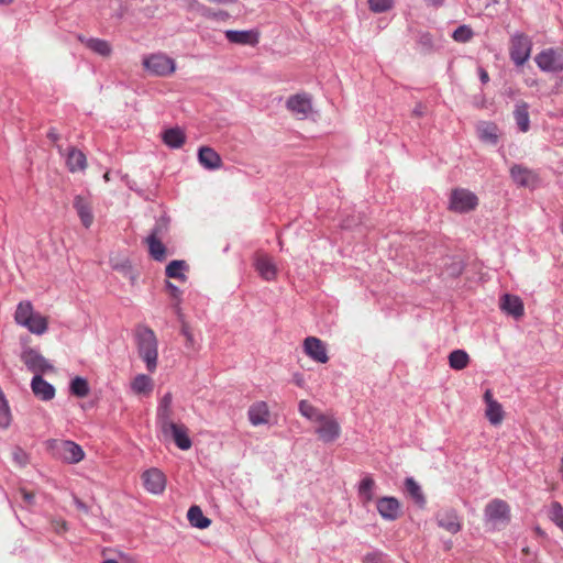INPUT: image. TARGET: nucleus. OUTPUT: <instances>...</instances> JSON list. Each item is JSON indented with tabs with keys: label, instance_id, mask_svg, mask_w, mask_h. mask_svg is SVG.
I'll return each instance as SVG.
<instances>
[{
	"label": "nucleus",
	"instance_id": "obj_16",
	"mask_svg": "<svg viewBox=\"0 0 563 563\" xmlns=\"http://www.w3.org/2000/svg\"><path fill=\"white\" fill-rule=\"evenodd\" d=\"M33 394L43 401L52 400L55 397V387L46 382L42 375H34L31 380Z\"/></svg>",
	"mask_w": 563,
	"mask_h": 563
},
{
	"label": "nucleus",
	"instance_id": "obj_11",
	"mask_svg": "<svg viewBox=\"0 0 563 563\" xmlns=\"http://www.w3.org/2000/svg\"><path fill=\"white\" fill-rule=\"evenodd\" d=\"M287 109L298 117L305 119L312 110L311 98L307 93H297L288 98Z\"/></svg>",
	"mask_w": 563,
	"mask_h": 563
},
{
	"label": "nucleus",
	"instance_id": "obj_39",
	"mask_svg": "<svg viewBox=\"0 0 563 563\" xmlns=\"http://www.w3.org/2000/svg\"><path fill=\"white\" fill-rule=\"evenodd\" d=\"M299 412L306 417L307 419L318 422L320 419H322L323 413L320 412L316 407H313L309 401L307 400H300L298 405Z\"/></svg>",
	"mask_w": 563,
	"mask_h": 563
},
{
	"label": "nucleus",
	"instance_id": "obj_42",
	"mask_svg": "<svg viewBox=\"0 0 563 563\" xmlns=\"http://www.w3.org/2000/svg\"><path fill=\"white\" fill-rule=\"evenodd\" d=\"M474 36V32L468 25H460L452 34L454 41L459 43H467Z\"/></svg>",
	"mask_w": 563,
	"mask_h": 563
},
{
	"label": "nucleus",
	"instance_id": "obj_41",
	"mask_svg": "<svg viewBox=\"0 0 563 563\" xmlns=\"http://www.w3.org/2000/svg\"><path fill=\"white\" fill-rule=\"evenodd\" d=\"M34 313L33 306L30 301H22L18 305L14 320L18 324L23 325L25 319H30Z\"/></svg>",
	"mask_w": 563,
	"mask_h": 563
},
{
	"label": "nucleus",
	"instance_id": "obj_35",
	"mask_svg": "<svg viewBox=\"0 0 563 563\" xmlns=\"http://www.w3.org/2000/svg\"><path fill=\"white\" fill-rule=\"evenodd\" d=\"M514 115L519 130L521 132H527L530 128V119L527 104H517L514 111Z\"/></svg>",
	"mask_w": 563,
	"mask_h": 563
},
{
	"label": "nucleus",
	"instance_id": "obj_61",
	"mask_svg": "<svg viewBox=\"0 0 563 563\" xmlns=\"http://www.w3.org/2000/svg\"><path fill=\"white\" fill-rule=\"evenodd\" d=\"M66 529H67L66 522H65V521H63V522L60 523V526H59V529H57V531H58V532H59V531H62V530H63V531H65Z\"/></svg>",
	"mask_w": 563,
	"mask_h": 563
},
{
	"label": "nucleus",
	"instance_id": "obj_64",
	"mask_svg": "<svg viewBox=\"0 0 563 563\" xmlns=\"http://www.w3.org/2000/svg\"><path fill=\"white\" fill-rule=\"evenodd\" d=\"M129 187H130V189L135 190L139 194H141V191L135 188V185L129 184Z\"/></svg>",
	"mask_w": 563,
	"mask_h": 563
},
{
	"label": "nucleus",
	"instance_id": "obj_5",
	"mask_svg": "<svg viewBox=\"0 0 563 563\" xmlns=\"http://www.w3.org/2000/svg\"><path fill=\"white\" fill-rule=\"evenodd\" d=\"M21 361L30 372L34 373V375H42L54 369V366L48 360H46L38 351L31 347L22 352Z\"/></svg>",
	"mask_w": 563,
	"mask_h": 563
},
{
	"label": "nucleus",
	"instance_id": "obj_51",
	"mask_svg": "<svg viewBox=\"0 0 563 563\" xmlns=\"http://www.w3.org/2000/svg\"><path fill=\"white\" fill-rule=\"evenodd\" d=\"M166 288L174 299L180 300L183 291L176 285L167 280Z\"/></svg>",
	"mask_w": 563,
	"mask_h": 563
},
{
	"label": "nucleus",
	"instance_id": "obj_2",
	"mask_svg": "<svg viewBox=\"0 0 563 563\" xmlns=\"http://www.w3.org/2000/svg\"><path fill=\"white\" fill-rule=\"evenodd\" d=\"M531 48L532 42L528 35L517 32L510 37L509 54L517 67L523 66L529 59Z\"/></svg>",
	"mask_w": 563,
	"mask_h": 563
},
{
	"label": "nucleus",
	"instance_id": "obj_27",
	"mask_svg": "<svg viewBox=\"0 0 563 563\" xmlns=\"http://www.w3.org/2000/svg\"><path fill=\"white\" fill-rule=\"evenodd\" d=\"M22 327L26 328L31 333L41 335L47 330V320L42 314L34 312L30 319L24 320Z\"/></svg>",
	"mask_w": 563,
	"mask_h": 563
},
{
	"label": "nucleus",
	"instance_id": "obj_44",
	"mask_svg": "<svg viewBox=\"0 0 563 563\" xmlns=\"http://www.w3.org/2000/svg\"><path fill=\"white\" fill-rule=\"evenodd\" d=\"M549 518L562 530L563 529V507L559 501H553L550 506Z\"/></svg>",
	"mask_w": 563,
	"mask_h": 563
},
{
	"label": "nucleus",
	"instance_id": "obj_53",
	"mask_svg": "<svg viewBox=\"0 0 563 563\" xmlns=\"http://www.w3.org/2000/svg\"><path fill=\"white\" fill-rule=\"evenodd\" d=\"M21 495H22V498H23V501L26 504V505H33L34 504V495L25 489H21L20 490Z\"/></svg>",
	"mask_w": 563,
	"mask_h": 563
},
{
	"label": "nucleus",
	"instance_id": "obj_13",
	"mask_svg": "<svg viewBox=\"0 0 563 563\" xmlns=\"http://www.w3.org/2000/svg\"><path fill=\"white\" fill-rule=\"evenodd\" d=\"M146 70H175L176 64L165 53H154L145 56L142 62Z\"/></svg>",
	"mask_w": 563,
	"mask_h": 563
},
{
	"label": "nucleus",
	"instance_id": "obj_29",
	"mask_svg": "<svg viewBox=\"0 0 563 563\" xmlns=\"http://www.w3.org/2000/svg\"><path fill=\"white\" fill-rule=\"evenodd\" d=\"M510 176L517 185L522 187L529 186L533 180L532 172L522 165H514L510 168Z\"/></svg>",
	"mask_w": 563,
	"mask_h": 563
},
{
	"label": "nucleus",
	"instance_id": "obj_3",
	"mask_svg": "<svg viewBox=\"0 0 563 563\" xmlns=\"http://www.w3.org/2000/svg\"><path fill=\"white\" fill-rule=\"evenodd\" d=\"M478 205L477 196L464 188H456L450 195L449 208L457 213H467Z\"/></svg>",
	"mask_w": 563,
	"mask_h": 563
},
{
	"label": "nucleus",
	"instance_id": "obj_30",
	"mask_svg": "<svg viewBox=\"0 0 563 563\" xmlns=\"http://www.w3.org/2000/svg\"><path fill=\"white\" fill-rule=\"evenodd\" d=\"M405 488L410 498L417 504L419 507H424L426 497L422 493L421 486L412 478L407 477L405 481Z\"/></svg>",
	"mask_w": 563,
	"mask_h": 563
},
{
	"label": "nucleus",
	"instance_id": "obj_7",
	"mask_svg": "<svg viewBox=\"0 0 563 563\" xmlns=\"http://www.w3.org/2000/svg\"><path fill=\"white\" fill-rule=\"evenodd\" d=\"M485 520L494 525L507 523L510 519L509 505L501 499H493L484 510Z\"/></svg>",
	"mask_w": 563,
	"mask_h": 563
},
{
	"label": "nucleus",
	"instance_id": "obj_4",
	"mask_svg": "<svg viewBox=\"0 0 563 563\" xmlns=\"http://www.w3.org/2000/svg\"><path fill=\"white\" fill-rule=\"evenodd\" d=\"M51 448L55 451L56 455L69 464L78 463L85 456L81 446L69 440H53Z\"/></svg>",
	"mask_w": 563,
	"mask_h": 563
},
{
	"label": "nucleus",
	"instance_id": "obj_23",
	"mask_svg": "<svg viewBox=\"0 0 563 563\" xmlns=\"http://www.w3.org/2000/svg\"><path fill=\"white\" fill-rule=\"evenodd\" d=\"M78 40L82 43L87 48L92 51L93 53L107 57L111 54V45L108 41L96 38V37H85L79 35Z\"/></svg>",
	"mask_w": 563,
	"mask_h": 563
},
{
	"label": "nucleus",
	"instance_id": "obj_19",
	"mask_svg": "<svg viewBox=\"0 0 563 563\" xmlns=\"http://www.w3.org/2000/svg\"><path fill=\"white\" fill-rule=\"evenodd\" d=\"M225 37L230 43L254 46L258 43V33L254 30L234 31L228 30Z\"/></svg>",
	"mask_w": 563,
	"mask_h": 563
},
{
	"label": "nucleus",
	"instance_id": "obj_52",
	"mask_svg": "<svg viewBox=\"0 0 563 563\" xmlns=\"http://www.w3.org/2000/svg\"><path fill=\"white\" fill-rule=\"evenodd\" d=\"M172 400H173V397H172V394L170 393H167L165 394L159 404H158V407L159 408H170L172 407Z\"/></svg>",
	"mask_w": 563,
	"mask_h": 563
},
{
	"label": "nucleus",
	"instance_id": "obj_45",
	"mask_svg": "<svg viewBox=\"0 0 563 563\" xmlns=\"http://www.w3.org/2000/svg\"><path fill=\"white\" fill-rule=\"evenodd\" d=\"M172 409L170 408H159L157 407V423L161 428V431L165 430L167 428V424H174L170 420Z\"/></svg>",
	"mask_w": 563,
	"mask_h": 563
},
{
	"label": "nucleus",
	"instance_id": "obj_57",
	"mask_svg": "<svg viewBox=\"0 0 563 563\" xmlns=\"http://www.w3.org/2000/svg\"><path fill=\"white\" fill-rule=\"evenodd\" d=\"M47 136H48V139H51L54 142L57 141L59 137V135L55 129H51L47 133Z\"/></svg>",
	"mask_w": 563,
	"mask_h": 563
},
{
	"label": "nucleus",
	"instance_id": "obj_56",
	"mask_svg": "<svg viewBox=\"0 0 563 563\" xmlns=\"http://www.w3.org/2000/svg\"><path fill=\"white\" fill-rule=\"evenodd\" d=\"M209 14H210V15H209L208 18L224 19V18H227V16H228V13H227V12H224V11H220V12H218V13H213V12H211V10H210V9H209Z\"/></svg>",
	"mask_w": 563,
	"mask_h": 563
},
{
	"label": "nucleus",
	"instance_id": "obj_60",
	"mask_svg": "<svg viewBox=\"0 0 563 563\" xmlns=\"http://www.w3.org/2000/svg\"><path fill=\"white\" fill-rule=\"evenodd\" d=\"M14 2V0H0V5H10Z\"/></svg>",
	"mask_w": 563,
	"mask_h": 563
},
{
	"label": "nucleus",
	"instance_id": "obj_37",
	"mask_svg": "<svg viewBox=\"0 0 563 563\" xmlns=\"http://www.w3.org/2000/svg\"><path fill=\"white\" fill-rule=\"evenodd\" d=\"M148 251L151 256L158 262L166 258V247L161 240L154 238H146Z\"/></svg>",
	"mask_w": 563,
	"mask_h": 563
},
{
	"label": "nucleus",
	"instance_id": "obj_48",
	"mask_svg": "<svg viewBox=\"0 0 563 563\" xmlns=\"http://www.w3.org/2000/svg\"><path fill=\"white\" fill-rule=\"evenodd\" d=\"M181 334L186 338V345L188 347H194V344H195V339H194V335L190 331V328L188 324L184 323L181 325V330H180Z\"/></svg>",
	"mask_w": 563,
	"mask_h": 563
},
{
	"label": "nucleus",
	"instance_id": "obj_9",
	"mask_svg": "<svg viewBox=\"0 0 563 563\" xmlns=\"http://www.w3.org/2000/svg\"><path fill=\"white\" fill-rule=\"evenodd\" d=\"M318 423L319 426L316 429V433L321 441L330 443L340 437L341 428L334 418L323 415L322 419H320Z\"/></svg>",
	"mask_w": 563,
	"mask_h": 563
},
{
	"label": "nucleus",
	"instance_id": "obj_15",
	"mask_svg": "<svg viewBox=\"0 0 563 563\" xmlns=\"http://www.w3.org/2000/svg\"><path fill=\"white\" fill-rule=\"evenodd\" d=\"M254 267L258 275L266 282H272L277 276V267L267 254H257L254 257Z\"/></svg>",
	"mask_w": 563,
	"mask_h": 563
},
{
	"label": "nucleus",
	"instance_id": "obj_36",
	"mask_svg": "<svg viewBox=\"0 0 563 563\" xmlns=\"http://www.w3.org/2000/svg\"><path fill=\"white\" fill-rule=\"evenodd\" d=\"M69 390L74 396L84 398L89 394L90 387L86 378L76 376L70 382Z\"/></svg>",
	"mask_w": 563,
	"mask_h": 563
},
{
	"label": "nucleus",
	"instance_id": "obj_50",
	"mask_svg": "<svg viewBox=\"0 0 563 563\" xmlns=\"http://www.w3.org/2000/svg\"><path fill=\"white\" fill-rule=\"evenodd\" d=\"M364 563H384V555L380 552H372L364 556Z\"/></svg>",
	"mask_w": 563,
	"mask_h": 563
},
{
	"label": "nucleus",
	"instance_id": "obj_43",
	"mask_svg": "<svg viewBox=\"0 0 563 563\" xmlns=\"http://www.w3.org/2000/svg\"><path fill=\"white\" fill-rule=\"evenodd\" d=\"M11 422V412L8 402L4 398L2 390L0 389V427L7 428Z\"/></svg>",
	"mask_w": 563,
	"mask_h": 563
},
{
	"label": "nucleus",
	"instance_id": "obj_6",
	"mask_svg": "<svg viewBox=\"0 0 563 563\" xmlns=\"http://www.w3.org/2000/svg\"><path fill=\"white\" fill-rule=\"evenodd\" d=\"M534 60L541 70H562L563 49L545 48L536 55Z\"/></svg>",
	"mask_w": 563,
	"mask_h": 563
},
{
	"label": "nucleus",
	"instance_id": "obj_10",
	"mask_svg": "<svg viewBox=\"0 0 563 563\" xmlns=\"http://www.w3.org/2000/svg\"><path fill=\"white\" fill-rule=\"evenodd\" d=\"M438 526L448 532L455 534L462 529L460 517L453 508H442L435 514Z\"/></svg>",
	"mask_w": 563,
	"mask_h": 563
},
{
	"label": "nucleus",
	"instance_id": "obj_33",
	"mask_svg": "<svg viewBox=\"0 0 563 563\" xmlns=\"http://www.w3.org/2000/svg\"><path fill=\"white\" fill-rule=\"evenodd\" d=\"M470 362V356L464 350H454L449 354L450 367L455 371L464 369Z\"/></svg>",
	"mask_w": 563,
	"mask_h": 563
},
{
	"label": "nucleus",
	"instance_id": "obj_1",
	"mask_svg": "<svg viewBox=\"0 0 563 563\" xmlns=\"http://www.w3.org/2000/svg\"><path fill=\"white\" fill-rule=\"evenodd\" d=\"M135 340L140 357L145 362L146 368L154 372L158 358V340L155 332L146 325H139L135 330Z\"/></svg>",
	"mask_w": 563,
	"mask_h": 563
},
{
	"label": "nucleus",
	"instance_id": "obj_34",
	"mask_svg": "<svg viewBox=\"0 0 563 563\" xmlns=\"http://www.w3.org/2000/svg\"><path fill=\"white\" fill-rule=\"evenodd\" d=\"M187 263L181 260L172 261L165 268V274L168 278H176L180 280H185L186 276L184 271L187 269Z\"/></svg>",
	"mask_w": 563,
	"mask_h": 563
},
{
	"label": "nucleus",
	"instance_id": "obj_17",
	"mask_svg": "<svg viewBox=\"0 0 563 563\" xmlns=\"http://www.w3.org/2000/svg\"><path fill=\"white\" fill-rule=\"evenodd\" d=\"M400 505L395 497H382L377 500V511L386 520H396L399 516Z\"/></svg>",
	"mask_w": 563,
	"mask_h": 563
},
{
	"label": "nucleus",
	"instance_id": "obj_31",
	"mask_svg": "<svg viewBox=\"0 0 563 563\" xmlns=\"http://www.w3.org/2000/svg\"><path fill=\"white\" fill-rule=\"evenodd\" d=\"M131 389L137 395L151 393L153 389L151 377L145 374L136 375L131 383Z\"/></svg>",
	"mask_w": 563,
	"mask_h": 563
},
{
	"label": "nucleus",
	"instance_id": "obj_40",
	"mask_svg": "<svg viewBox=\"0 0 563 563\" xmlns=\"http://www.w3.org/2000/svg\"><path fill=\"white\" fill-rule=\"evenodd\" d=\"M168 230H169V218L166 216H162L156 220V222L147 238H154V239L162 240L167 234Z\"/></svg>",
	"mask_w": 563,
	"mask_h": 563
},
{
	"label": "nucleus",
	"instance_id": "obj_32",
	"mask_svg": "<svg viewBox=\"0 0 563 563\" xmlns=\"http://www.w3.org/2000/svg\"><path fill=\"white\" fill-rule=\"evenodd\" d=\"M375 482L371 476H365L358 485V496L364 504L374 499Z\"/></svg>",
	"mask_w": 563,
	"mask_h": 563
},
{
	"label": "nucleus",
	"instance_id": "obj_62",
	"mask_svg": "<svg viewBox=\"0 0 563 563\" xmlns=\"http://www.w3.org/2000/svg\"><path fill=\"white\" fill-rule=\"evenodd\" d=\"M102 563H119V562L113 559H108V560H104Z\"/></svg>",
	"mask_w": 563,
	"mask_h": 563
},
{
	"label": "nucleus",
	"instance_id": "obj_8",
	"mask_svg": "<svg viewBox=\"0 0 563 563\" xmlns=\"http://www.w3.org/2000/svg\"><path fill=\"white\" fill-rule=\"evenodd\" d=\"M142 481L145 489L153 495H159L165 490L166 477L158 468L146 470L142 474Z\"/></svg>",
	"mask_w": 563,
	"mask_h": 563
},
{
	"label": "nucleus",
	"instance_id": "obj_12",
	"mask_svg": "<svg viewBox=\"0 0 563 563\" xmlns=\"http://www.w3.org/2000/svg\"><path fill=\"white\" fill-rule=\"evenodd\" d=\"M303 351L311 360L318 363L323 364L329 361L325 344L316 336H308L305 339Z\"/></svg>",
	"mask_w": 563,
	"mask_h": 563
},
{
	"label": "nucleus",
	"instance_id": "obj_18",
	"mask_svg": "<svg viewBox=\"0 0 563 563\" xmlns=\"http://www.w3.org/2000/svg\"><path fill=\"white\" fill-rule=\"evenodd\" d=\"M198 161L201 166L209 170L219 169L222 165L220 155L209 146H201L198 150Z\"/></svg>",
	"mask_w": 563,
	"mask_h": 563
},
{
	"label": "nucleus",
	"instance_id": "obj_26",
	"mask_svg": "<svg viewBox=\"0 0 563 563\" xmlns=\"http://www.w3.org/2000/svg\"><path fill=\"white\" fill-rule=\"evenodd\" d=\"M163 141L170 148H179L186 141L185 132L180 128H170L163 132Z\"/></svg>",
	"mask_w": 563,
	"mask_h": 563
},
{
	"label": "nucleus",
	"instance_id": "obj_63",
	"mask_svg": "<svg viewBox=\"0 0 563 563\" xmlns=\"http://www.w3.org/2000/svg\"><path fill=\"white\" fill-rule=\"evenodd\" d=\"M103 179L106 181H109L110 180V172H107L104 175H103Z\"/></svg>",
	"mask_w": 563,
	"mask_h": 563
},
{
	"label": "nucleus",
	"instance_id": "obj_46",
	"mask_svg": "<svg viewBox=\"0 0 563 563\" xmlns=\"http://www.w3.org/2000/svg\"><path fill=\"white\" fill-rule=\"evenodd\" d=\"M394 0H368L369 9L375 13L386 12L393 7Z\"/></svg>",
	"mask_w": 563,
	"mask_h": 563
},
{
	"label": "nucleus",
	"instance_id": "obj_14",
	"mask_svg": "<svg viewBox=\"0 0 563 563\" xmlns=\"http://www.w3.org/2000/svg\"><path fill=\"white\" fill-rule=\"evenodd\" d=\"M165 437H172L175 444L180 450H189L191 448V440L188 435L187 428L184 424H167V428L162 431Z\"/></svg>",
	"mask_w": 563,
	"mask_h": 563
},
{
	"label": "nucleus",
	"instance_id": "obj_54",
	"mask_svg": "<svg viewBox=\"0 0 563 563\" xmlns=\"http://www.w3.org/2000/svg\"><path fill=\"white\" fill-rule=\"evenodd\" d=\"M74 504L75 506L77 507L78 510L87 514L88 512V506L82 501L80 500L78 497L74 496Z\"/></svg>",
	"mask_w": 563,
	"mask_h": 563
},
{
	"label": "nucleus",
	"instance_id": "obj_55",
	"mask_svg": "<svg viewBox=\"0 0 563 563\" xmlns=\"http://www.w3.org/2000/svg\"><path fill=\"white\" fill-rule=\"evenodd\" d=\"M424 107L421 103H419L413 108L412 113L417 117H421L424 113Z\"/></svg>",
	"mask_w": 563,
	"mask_h": 563
},
{
	"label": "nucleus",
	"instance_id": "obj_58",
	"mask_svg": "<svg viewBox=\"0 0 563 563\" xmlns=\"http://www.w3.org/2000/svg\"><path fill=\"white\" fill-rule=\"evenodd\" d=\"M484 399H485V402H486V406H488L489 402L492 401H496L494 398H493V395L490 393V390H486L485 394H484Z\"/></svg>",
	"mask_w": 563,
	"mask_h": 563
},
{
	"label": "nucleus",
	"instance_id": "obj_28",
	"mask_svg": "<svg viewBox=\"0 0 563 563\" xmlns=\"http://www.w3.org/2000/svg\"><path fill=\"white\" fill-rule=\"evenodd\" d=\"M189 523L198 529H206L210 526L211 520L208 519L199 506H191L187 511Z\"/></svg>",
	"mask_w": 563,
	"mask_h": 563
},
{
	"label": "nucleus",
	"instance_id": "obj_59",
	"mask_svg": "<svg viewBox=\"0 0 563 563\" xmlns=\"http://www.w3.org/2000/svg\"><path fill=\"white\" fill-rule=\"evenodd\" d=\"M479 79L482 84H487L489 81L488 73H479Z\"/></svg>",
	"mask_w": 563,
	"mask_h": 563
},
{
	"label": "nucleus",
	"instance_id": "obj_22",
	"mask_svg": "<svg viewBox=\"0 0 563 563\" xmlns=\"http://www.w3.org/2000/svg\"><path fill=\"white\" fill-rule=\"evenodd\" d=\"M500 309L514 318H520L525 312L522 300L518 296L509 294L501 297Z\"/></svg>",
	"mask_w": 563,
	"mask_h": 563
},
{
	"label": "nucleus",
	"instance_id": "obj_24",
	"mask_svg": "<svg viewBox=\"0 0 563 563\" xmlns=\"http://www.w3.org/2000/svg\"><path fill=\"white\" fill-rule=\"evenodd\" d=\"M482 142L496 145L498 143V128L492 122H479L476 128Z\"/></svg>",
	"mask_w": 563,
	"mask_h": 563
},
{
	"label": "nucleus",
	"instance_id": "obj_47",
	"mask_svg": "<svg viewBox=\"0 0 563 563\" xmlns=\"http://www.w3.org/2000/svg\"><path fill=\"white\" fill-rule=\"evenodd\" d=\"M12 459L19 466H25L29 463V454L20 446L13 449Z\"/></svg>",
	"mask_w": 563,
	"mask_h": 563
},
{
	"label": "nucleus",
	"instance_id": "obj_38",
	"mask_svg": "<svg viewBox=\"0 0 563 563\" xmlns=\"http://www.w3.org/2000/svg\"><path fill=\"white\" fill-rule=\"evenodd\" d=\"M486 417L494 426L501 423L504 419V410L498 401H492L486 406Z\"/></svg>",
	"mask_w": 563,
	"mask_h": 563
},
{
	"label": "nucleus",
	"instance_id": "obj_20",
	"mask_svg": "<svg viewBox=\"0 0 563 563\" xmlns=\"http://www.w3.org/2000/svg\"><path fill=\"white\" fill-rule=\"evenodd\" d=\"M247 417L252 426L257 427L268 422L269 409L265 401L254 402L247 411Z\"/></svg>",
	"mask_w": 563,
	"mask_h": 563
},
{
	"label": "nucleus",
	"instance_id": "obj_21",
	"mask_svg": "<svg viewBox=\"0 0 563 563\" xmlns=\"http://www.w3.org/2000/svg\"><path fill=\"white\" fill-rule=\"evenodd\" d=\"M73 206L85 228H90L93 222V214L90 202L82 196H75Z\"/></svg>",
	"mask_w": 563,
	"mask_h": 563
},
{
	"label": "nucleus",
	"instance_id": "obj_25",
	"mask_svg": "<svg viewBox=\"0 0 563 563\" xmlns=\"http://www.w3.org/2000/svg\"><path fill=\"white\" fill-rule=\"evenodd\" d=\"M66 165L71 173L81 172L87 167L86 155L76 147H70L66 156Z\"/></svg>",
	"mask_w": 563,
	"mask_h": 563
},
{
	"label": "nucleus",
	"instance_id": "obj_49",
	"mask_svg": "<svg viewBox=\"0 0 563 563\" xmlns=\"http://www.w3.org/2000/svg\"><path fill=\"white\" fill-rule=\"evenodd\" d=\"M188 8L199 11L202 15L209 16V9L200 4L197 0H187Z\"/></svg>",
	"mask_w": 563,
	"mask_h": 563
}]
</instances>
